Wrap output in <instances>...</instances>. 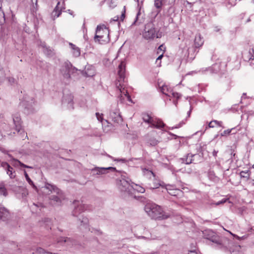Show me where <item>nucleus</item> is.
I'll return each mask as SVG.
<instances>
[{
  "mask_svg": "<svg viewBox=\"0 0 254 254\" xmlns=\"http://www.w3.org/2000/svg\"><path fill=\"white\" fill-rule=\"evenodd\" d=\"M203 237L204 238L215 244L218 248L222 249H223L224 248H227V245H228V247H230V244H232L231 242V240L225 237L220 238L214 232L210 230L203 231Z\"/></svg>",
  "mask_w": 254,
  "mask_h": 254,
  "instance_id": "f257e3e1",
  "label": "nucleus"
},
{
  "mask_svg": "<svg viewBox=\"0 0 254 254\" xmlns=\"http://www.w3.org/2000/svg\"><path fill=\"white\" fill-rule=\"evenodd\" d=\"M117 186L119 190L125 195L133 194L132 183L125 172H123L121 177L116 180Z\"/></svg>",
  "mask_w": 254,
  "mask_h": 254,
  "instance_id": "f03ea898",
  "label": "nucleus"
},
{
  "mask_svg": "<svg viewBox=\"0 0 254 254\" xmlns=\"http://www.w3.org/2000/svg\"><path fill=\"white\" fill-rule=\"evenodd\" d=\"M144 210L152 219L163 220L169 217V215L163 211L161 207L155 203L146 204Z\"/></svg>",
  "mask_w": 254,
  "mask_h": 254,
  "instance_id": "7ed1b4c3",
  "label": "nucleus"
},
{
  "mask_svg": "<svg viewBox=\"0 0 254 254\" xmlns=\"http://www.w3.org/2000/svg\"><path fill=\"white\" fill-rule=\"evenodd\" d=\"M46 188L52 193L49 196L50 203L53 206L61 205L62 202L64 199V195L63 191L56 186L47 184Z\"/></svg>",
  "mask_w": 254,
  "mask_h": 254,
  "instance_id": "20e7f679",
  "label": "nucleus"
},
{
  "mask_svg": "<svg viewBox=\"0 0 254 254\" xmlns=\"http://www.w3.org/2000/svg\"><path fill=\"white\" fill-rule=\"evenodd\" d=\"M126 64L123 61L121 62L118 67V78L116 83L117 88L120 91L121 93L125 94L127 97L128 101H130V96L128 93L125 89V79Z\"/></svg>",
  "mask_w": 254,
  "mask_h": 254,
  "instance_id": "39448f33",
  "label": "nucleus"
},
{
  "mask_svg": "<svg viewBox=\"0 0 254 254\" xmlns=\"http://www.w3.org/2000/svg\"><path fill=\"white\" fill-rule=\"evenodd\" d=\"M94 41L101 44L109 42V30L104 25H98L94 37Z\"/></svg>",
  "mask_w": 254,
  "mask_h": 254,
  "instance_id": "423d86ee",
  "label": "nucleus"
},
{
  "mask_svg": "<svg viewBox=\"0 0 254 254\" xmlns=\"http://www.w3.org/2000/svg\"><path fill=\"white\" fill-rule=\"evenodd\" d=\"M142 36L146 40H152L155 38H161L162 35L154 24L152 22H149L145 25Z\"/></svg>",
  "mask_w": 254,
  "mask_h": 254,
  "instance_id": "0eeeda50",
  "label": "nucleus"
},
{
  "mask_svg": "<svg viewBox=\"0 0 254 254\" xmlns=\"http://www.w3.org/2000/svg\"><path fill=\"white\" fill-rule=\"evenodd\" d=\"M158 86L160 88L161 92L163 94L166 95L170 98H174L176 99V100H173V102L175 106H177L178 103L177 100L181 97V95L179 93L174 92L171 87L166 84H162L161 85V83H159Z\"/></svg>",
  "mask_w": 254,
  "mask_h": 254,
  "instance_id": "6e6552de",
  "label": "nucleus"
},
{
  "mask_svg": "<svg viewBox=\"0 0 254 254\" xmlns=\"http://www.w3.org/2000/svg\"><path fill=\"white\" fill-rule=\"evenodd\" d=\"M77 71V69L73 67L69 62H65L63 65L61 72L64 77L66 79H69L72 74Z\"/></svg>",
  "mask_w": 254,
  "mask_h": 254,
  "instance_id": "1a4fd4ad",
  "label": "nucleus"
},
{
  "mask_svg": "<svg viewBox=\"0 0 254 254\" xmlns=\"http://www.w3.org/2000/svg\"><path fill=\"white\" fill-rule=\"evenodd\" d=\"M163 183H162V184L159 183L158 184H155V188H153V189H157L159 186H161L168 192L169 194L172 196H178L182 193V191L180 190L177 189L175 185L169 184L163 185Z\"/></svg>",
  "mask_w": 254,
  "mask_h": 254,
  "instance_id": "9d476101",
  "label": "nucleus"
},
{
  "mask_svg": "<svg viewBox=\"0 0 254 254\" xmlns=\"http://www.w3.org/2000/svg\"><path fill=\"white\" fill-rule=\"evenodd\" d=\"M73 96L71 94H64L62 100V105L69 110L73 109Z\"/></svg>",
  "mask_w": 254,
  "mask_h": 254,
  "instance_id": "9b49d317",
  "label": "nucleus"
},
{
  "mask_svg": "<svg viewBox=\"0 0 254 254\" xmlns=\"http://www.w3.org/2000/svg\"><path fill=\"white\" fill-rule=\"evenodd\" d=\"M108 171L116 172L117 171L116 168L112 167H95L91 169V172L93 175H103L106 174Z\"/></svg>",
  "mask_w": 254,
  "mask_h": 254,
  "instance_id": "f8f14e48",
  "label": "nucleus"
},
{
  "mask_svg": "<svg viewBox=\"0 0 254 254\" xmlns=\"http://www.w3.org/2000/svg\"><path fill=\"white\" fill-rule=\"evenodd\" d=\"M0 167H2L5 170L6 174L9 176L10 178L13 179L15 178L16 173L14 169L7 162L0 161Z\"/></svg>",
  "mask_w": 254,
  "mask_h": 254,
  "instance_id": "ddd939ff",
  "label": "nucleus"
},
{
  "mask_svg": "<svg viewBox=\"0 0 254 254\" xmlns=\"http://www.w3.org/2000/svg\"><path fill=\"white\" fill-rule=\"evenodd\" d=\"M109 119L114 123L119 124L122 122L123 119L118 109L112 110L110 111Z\"/></svg>",
  "mask_w": 254,
  "mask_h": 254,
  "instance_id": "4468645a",
  "label": "nucleus"
},
{
  "mask_svg": "<svg viewBox=\"0 0 254 254\" xmlns=\"http://www.w3.org/2000/svg\"><path fill=\"white\" fill-rule=\"evenodd\" d=\"M73 204L74 205V209L72 211V215L74 216L77 217L80 213L84 210L85 206L78 200H74Z\"/></svg>",
  "mask_w": 254,
  "mask_h": 254,
  "instance_id": "2eb2a0df",
  "label": "nucleus"
},
{
  "mask_svg": "<svg viewBox=\"0 0 254 254\" xmlns=\"http://www.w3.org/2000/svg\"><path fill=\"white\" fill-rule=\"evenodd\" d=\"M231 242L232 244H230V247H228L227 245V248H224V250H229L231 254H243L242 252L240 251L241 246L239 245H235L233 241L231 240Z\"/></svg>",
  "mask_w": 254,
  "mask_h": 254,
  "instance_id": "dca6fc26",
  "label": "nucleus"
},
{
  "mask_svg": "<svg viewBox=\"0 0 254 254\" xmlns=\"http://www.w3.org/2000/svg\"><path fill=\"white\" fill-rule=\"evenodd\" d=\"M13 121L15 126V129L17 132H20V133L22 132L24 133V131L21 129V118L18 113H16L13 115Z\"/></svg>",
  "mask_w": 254,
  "mask_h": 254,
  "instance_id": "f3484780",
  "label": "nucleus"
},
{
  "mask_svg": "<svg viewBox=\"0 0 254 254\" xmlns=\"http://www.w3.org/2000/svg\"><path fill=\"white\" fill-rule=\"evenodd\" d=\"M154 132V131H152L149 133H148L145 136V139L146 141V143L150 146H155L159 143V141L158 140H157L155 138L152 137V134Z\"/></svg>",
  "mask_w": 254,
  "mask_h": 254,
  "instance_id": "a211bd4d",
  "label": "nucleus"
},
{
  "mask_svg": "<svg viewBox=\"0 0 254 254\" xmlns=\"http://www.w3.org/2000/svg\"><path fill=\"white\" fill-rule=\"evenodd\" d=\"M197 156H199V155L197 154L188 153L184 157L180 158L179 161L182 164H190L193 162L194 160L193 158Z\"/></svg>",
  "mask_w": 254,
  "mask_h": 254,
  "instance_id": "6ab92c4d",
  "label": "nucleus"
},
{
  "mask_svg": "<svg viewBox=\"0 0 254 254\" xmlns=\"http://www.w3.org/2000/svg\"><path fill=\"white\" fill-rule=\"evenodd\" d=\"M58 243L67 246H71L74 245L75 242L73 240L67 237H61L58 240Z\"/></svg>",
  "mask_w": 254,
  "mask_h": 254,
  "instance_id": "aec40b11",
  "label": "nucleus"
},
{
  "mask_svg": "<svg viewBox=\"0 0 254 254\" xmlns=\"http://www.w3.org/2000/svg\"><path fill=\"white\" fill-rule=\"evenodd\" d=\"M165 126V124L163 121L159 119H153L152 122L149 126L151 127L156 128L158 129H162Z\"/></svg>",
  "mask_w": 254,
  "mask_h": 254,
  "instance_id": "412c9836",
  "label": "nucleus"
},
{
  "mask_svg": "<svg viewBox=\"0 0 254 254\" xmlns=\"http://www.w3.org/2000/svg\"><path fill=\"white\" fill-rule=\"evenodd\" d=\"M9 212L5 207L0 206V219L3 221L7 220L9 218Z\"/></svg>",
  "mask_w": 254,
  "mask_h": 254,
  "instance_id": "4be33fe9",
  "label": "nucleus"
},
{
  "mask_svg": "<svg viewBox=\"0 0 254 254\" xmlns=\"http://www.w3.org/2000/svg\"><path fill=\"white\" fill-rule=\"evenodd\" d=\"M204 43L203 37L199 33L196 34L194 39L193 46L195 48H199L201 47Z\"/></svg>",
  "mask_w": 254,
  "mask_h": 254,
  "instance_id": "5701e85b",
  "label": "nucleus"
},
{
  "mask_svg": "<svg viewBox=\"0 0 254 254\" xmlns=\"http://www.w3.org/2000/svg\"><path fill=\"white\" fill-rule=\"evenodd\" d=\"M243 58L246 61H250L254 60V50L250 49L249 51H246L243 54Z\"/></svg>",
  "mask_w": 254,
  "mask_h": 254,
  "instance_id": "b1692460",
  "label": "nucleus"
},
{
  "mask_svg": "<svg viewBox=\"0 0 254 254\" xmlns=\"http://www.w3.org/2000/svg\"><path fill=\"white\" fill-rule=\"evenodd\" d=\"M216 65H217V64H215L213 65V66L212 67L202 68L200 69L199 70H198V71H191V73H197L198 72H201L202 73H206L207 72H209L210 73H214L217 71V70H215L214 69L215 66H216Z\"/></svg>",
  "mask_w": 254,
  "mask_h": 254,
  "instance_id": "393cba45",
  "label": "nucleus"
},
{
  "mask_svg": "<svg viewBox=\"0 0 254 254\" xmlns=\"http://www.w3.org/2000/svg\"><path fill=\"white\" fill-rule=\"evenodd\" d=\"M60 2H58L56 7L55 8L54 11L52 12V16L54 17V18H57L61 14V12L63 10V8L60 7Z\"/></svg>",
  "mask_w": 254,
  "mask_h": 254,
  "instance_id": "a878e982",
  "label": "nucleus"
},
{
  "mask_svg": "<svg viewBox=\"0 0 254 254\" xmlns=\"http://www.w3.org/2000/svg\"><path fill=\"white\" fill-rule=\"evenodd\" d=\"M175 1V0H154V5L157 9H159L161 7L164 1H166L172 4L174 3Z\"/></svg>",
  "mask_w": 254,
  "mask_h": 254,
  "instance_id": "bb28decb",
  "label": "nucleus"
},
{
  "mask_svg": "<svg viewBox=\"0 0 254 254\" xmlns=\"http://www.w3.org/2000/svg\"><path fill=\"white\" fill-rule=\"evenodd\" d=\"M69 45L72 50L73 56L75 57H79L80 55V49L72 43H69Z\"/></svg>",
  "mask_w": 254,
  "mask_h": 254,
  "instance_id": "cd10ccee",
  "label": "nucleus"
},
{
  "mask_svg": "<svg viewBox=\"0 0 254 254\" xmlns=\"http://www.w3.org/2000/svg\"><path fill=\"white\" fill-rule=\"evenodd\" d=\"M82 218H79V221L80 223L81 226H83L85 227V229L88 228V223L89 221L87 217H81Z\"/></svg>",
  "mask_w": 254,
  "mask_h": 254,
  "instance_id": "c85d7f7f",
  "label": "nucleus"
},
{
  "mask_svg": "<svg viewBox=\"0 0 254 254\" xmlns=\"http://www.w3.org/2000/svg\"><path fill=\"white\" fill-rule=\"evenodd\" d=\"M142 120L145 123H147L148 124L150 125L152 120L153 118H151L148 114H142Z\"/></svg>",
  "mask_w": 254,
  "mask_h": 254,
  "instance_id": "c756f323",
  "label": "nucleus"
},
{
  "mask_svg": "<svg viewBox=\"0 0 254 254\" xmlns=\"http://www.w3.org/2000/svg\"><path fill=\"white\" fill-rule=\"evenodd\" d=\"M43 48V52L47 56H51L53 54V52L49 47H47L44 43L41 45Z\"/></svg>",
  "mask_w": 254,
  "mask_h": 254,
  "instance_id": "7c9ffc66",
  "label": "nucleus"
},
{
  "mask_svg": "<svg viewBox=\"0 0 254 254\" xmlns=\"http://www.w3.org/2000/svg\"><path fill=\"white\" fill-rule=\"evenodd\" d=\"M132 186L133 188V193H134V191H137L141 193H143L145 191V189L143 188L134 184V183H132Z\"/></svg>",
  "mask_w": 254,
  "mask_h": 254,
  "instance_id": "2f4dec72",
  "label": "nucleus"
},
{
  "mask_svg": "<svg viewBox=\"0 0 254 254\" xmlns=\"http://www.w3.org/2000/svg\"><path fill=\"white\" fill-rule=\"evenodd\" d=\"M13 165L15 166H20L21 167L23 168H32V167L27 166L26 165L24 164L22 162H21L20 161L17 160V159H13Z\"/></svg>",
  "mask_w": 254,
  "mask_h": 254,
  "instance_id": "473e14b6",
  "label": "nucleus"
},
{
  "mask_svg": "<svg viewBox=\"0 0 254 254\" xmlns=\"http://www.w3.org/2000/svg\"><path fill=\"white\" fill-rule=\"evenodd\" d=\"M251 173L249 170L242 171L240 173L241 178H246L248 180L250 178Z\"/></svg>",
  "mask_w": 254,
  "mask_h": 254,
  "instance_id": "72a5a7b5",
  "label": "nucleus"
},
{
  "mask_svg": "<svg viewBox=\"0 0 254 254\" xmlns=\"http://www.w3.org/2000/svg\"><path fill=\"white\" fill-rule=\"evenodd\" d=\"M174 171L176 173L179 172H181L183 173L190 174L192 172V169L190 168L184 167V168H182L181 169H179V170H174Z\"/></svg>",
  "mask_w": 254,
  "mask_h": 254,
  "instance_id": "f704fd0d",
  "label": "nucleus"
},
{
  "mask_svg": "<svg viewBox=\"0 0 254 254\" xmlns=\"http://www.w3.org/2000/svg\"><path fill=\"white\" fill-rule=\"evenodd\" d=\"M212 124H215V125H216L219 127H222V122L221 121H218L216 120L212 121L208 124L209 127H215V125H212Z\"/></svg>",
  "mask_w": 254,
  "mask_h": 254,
  "instance_id": "c9c22d12",
  "label": "nucleus"
},
{
  "mask_svg": "<svg viewBox=\"0 0 254 254\" xmlns=\"http://www.w3.org/2000/svg\"><path fill=\"white\" fill-rule=\"evenodd\" d=\"M24 176L25 177L26 181L28 182V183L29 184V185L32 186L33 188H36V187L34 185L33 181L30 179L28 175L27 174V173H26V172L25 171H24Z\"/></svg>",
  "mask_w": 254,
  "mask_h": 254,
  "instance_id": "e433bc0d",
  "label": "nucleus"
},
{
  "mask_svg": "<svg viewBox=\"0 0 254 254\" xmlns=\"http://www.w3.org/2000/svg\"><path fill=\"white\" fill-rule=\"evenodd\" d=\"M0 195H3L5 196L7 195L6 190L4 186L1 184L0 185Z\"/></svg>",
  "mask_w": 254,
  "mask_h": 254,
  "instance_id": "4c0bfd02",
  "label": "nucleus"
},
{
  "mask_svg": "<svg viewBox=\"0 0 254 254\" xmlns=\"http://www.w3.org/2000/svg\"><path fill=\"white\" fill-rule=\"evenodd\" d=\"M26 102L27 103L25 108H27L28 109H30V107L32 106V104L34 103V99L31 98L29 101H26Z\"/></svg>",
  "mask_w": 254,
  "mask_h": 254,
  "instance_id": "58836bf2",
  "label": "nucleus"
},
{
  "mask_svg": "<svg viewBox=\"0 0 254 254\" xmlns=\"http://www.w3.org/2000/svg\"><path fill=\"white\" fill-rule=\"evenodd\" d=\"M197 1L198 0H185L184 4H185V3H187V4L190 5V7H191V6Z\"/></svg>",
  "mask_w": 254,
  "mask_h": 254,
  "instance_id": "ea45409f",
  "label": "nucleus"
},
{
  "mask_svg": "<svg viewBox=\"0 0 254 254\" xmlns=\"http://www.w3.org/2000/svg\"><path fill=\"white\" fill-rule=\"evenodd\" d=\"M43 204L39 203L38 204L33 203V204L31 206V208L32 210H34L36 207H43Z\"/></svg>",
  "mask_w": 254,
  "mask_h": 254,
  "instance_id": "a19ab883",
  "label": "nucleus"
},
{
  "mask_svg": "<svg viewBox=\"0 0 254 254\" xmlns=\"http://www.w3.org/2000/svg\"><path fill=\"white\" fill-rule=\"evenodd\" d=\"M103 115L102 114H100L99 113H96V116L97 120L102 123L103 121Z\"/></svg>",
  "mask_w": 254,
  "mask_h": 254,
  "instance_id": "79ce46f5",
  "label": "nucleus"
},
{
  "mask_svg": "<svg viewBox=\"0 0 254 254\" xmlns=\"http://www.w3.org/2000/svg\"><path fill=\"white\" fill-rule=\"evenodd\" d=\"M144 172L146 173V175L148 176H152L154 178L155 177L154 174L151 171L145 169V171H144Z\"/></svg>",
  "mask_w": 254,
  "mask_h": 254,
  "instance_id": "37998d69",
  "label": "nucleus"
},
{
  "mask_svg": "<svg viewBox=\"0 0 254 254\" xmlns=\"http://www.w3.org/2000/svg\"><path fill=\"white\" fill-rule=\"evenodd\" d=\"M232 129H228L224 130L223 132V133H222L221 135L224 136V135L229 134L231 133Z\"/></svg>",
  "mask_w": 254,
  "mask_h": 254,
  "instance_id": "c03bdc74",
  "label": "nucleus"
},
{
  "mask_svg": "<svg viewBox=\"0 0 254 254\" xmlns=\"http://www.w3.org/2000/svg\"><path fill=\"white\" fill-rule=\"evenodd\" d=\"M227 199H225V198H223L220 201H219L215 203H214L215 205H219L220 204H223L225 202H226V201H227Z\"/></svg>",
  "mask_w": 254,
  "mask_h": 254,
  "instance_id": "a18cd8bd",
  "label": "nucleus"
},
{
  "mask_svg": "<svg viewBox=\"0 0 254 254\" xmlns=\"http://www.w3.org/2000/svg\"><path fill=\"white\" fill-rule=\"evenodd\" d=\"M188 254H197L195 250H192L189 251Z\"/></svg>",
  "mask_w": 254,
  "mask_h": 254,
  "instance_id": "49530a36",
  "label": "nucleus"
},
{
  "mask_svg": "<svg viewBox=\"0 0 254 254\" xmlns=\"http://www.w3.org/2000/svg\"><path fill=\"white\" fill-rule=\"evenodd\" d=\"M218 152V150H214L212 152V155L216 157L217 156V153Z\"/></svg>",
  "mask_w": 254,
  "mask_h": 254,
  "instance_id": "de8ad7c7",
  "label": "nucleus"
},
{
  "mask_svg": "<svg viewBox=\"0 0 254 254\" xmlns=\"http://www.w3.org/2000/svg\"><path fill=\"white\" fill-rule=\"evenodd\" d=\"M0 16H1L4 19V12L0 9Z\"/></svg>",
  "mask_w": 254,
  "mask_h": 254,
  "instance_id": "09e8293b",
  "label": "nucleus"
},
{
  "mask_svg": "<svg viewBox=\"0 0 254 254\" xmlns=\"http://www.w3.org/2000/svg\"><path fill=\"white\" fill-rule=\"evenodd\" d=\"M182 125L181 124H180L178 126H175V127H172L171 128V127H169V129H173L174 128H179L181 127Z\"/></svg>",
  "mask_w": 254,
  "mask_h": 254,
  "instance_id": "8fccbe9b",
  "label": "nucleus"
},
{
  "mask_svg": "<svg viewBox=\"0 0 254 254\" xmlns=\"http://www.w3.org/2000/svg\"><path fill=\"white\" fill-rule=\"evenodd\" d=\"M163 57V55L162 54L160 55L156 59V62L157 63L158 61H160L162 57Z\"/></svg>",
  "mask_w": 254,
  "mask_h": 254,
  "instance_id": "3c124183",
  "label": "nucleus"
},
{
  "mask_svg": "<svg viewBox=\"0 0 254 254\" xmlns=\"http://www.w3.org/2000/svg\"><path fill=\"white\" fill-rule=\"evenodd\" d=\"M235 155L236 154L232 152L231 153V158L232 159H235Z\"/></svg>",
  "mask_w": 254,
  "mask_h": 254,
  "instance_id": "603ef678",
  "label": "nucleus"
},
{
  "mask_svg": "<svg viewBox=\"0 0 254 254\" xmlns=\"http://www.w3.org/2000/svg\"><path fill=\"white\" fill-rule=\"evenodd\" d=\"M169 133L170 135H172V136H174L175 138H177V137H178V136L177 135L174 134H173V133H172L171 132H169Z\"/></svg>",
  "mask_w": 254,
  "mask_h": 254,
  "instance_id": "864d4df0",
  "label": "nucleus"
},
{
  "mask_svg": "<svg viewBox=\"0 0 254 254\" xmlns=\"http://www.w3.org/2000/svg\"><path fill=\"white\" fill-rule=\"evenodd\" d=\"M233 236H234L235 237H236L238 240H240V239H243V237H242V238H240V237H239V236H236V235H233Z\"/></svg>",
  "mask_w": 254,
  "mask_h": 254,
  "instance_id": "5fc2aeb1",
  "label": "nucleus"
},
{
  "mask_svg": "<svg viewBox=\"0 0 254 254\" xmlns=\"http://www.w3.org/2000/svg\"><path fill=\"white\" fill-rule=\"evenodd\" d=\"M125 13H122V15H121V19L123 20V19L125 18Z\"/></svg>",
  "mask_w": 254,
  "mask_h": 254,
  "instance_id": "6e6d98bb",
  "label": "nucleus"
},
{
  "mask_svg": "<svg viewBox=\"0 0 254 254\" xmlns=\"http://www.w3.org/2000/svg\"><path fill=\"white\" fill-rule=\"evenodd\" d=\"M31 1L32 2V3L34 4V0H31ZM35 3L36 5H37V0H35Z\"/></svg>",
  "mask_w": 254,
  "mask_h": 254,
  "instance_id": "4d7b16f0",
  "label": "nucleus"
},
{
  "mask_svg": "<svg viewBox=\"0 0 254 254\" xmlns=\"http://www.w3.org/2000/svg\"><path fill=\"white\" fill-rule=\"evenodd\" d=\"M214 30L216 32H218L219 31V29L218 27H215Z\"/></svg>",
  "mask_w": 254,
  "mask_h": 254,
  "instance_id": "13d9d810",
  "label": "nucleus"
},
{
  "mask_svg": "<svg viewBox=\"0 0 254 254\" xmlns=\"http://www.w3.org/2000/svg\"><path fill=\"white\" fill-rule=\"evenodd\" d=\"M246 93H244V94H243V96H242V98H244V96H246Z\"/></svg>",
  "mask_w": 254,
  "mask_h": 254,
  "instance_id": "bf43d9fd",
  "label": "nucleus"
},
{
  "mask_svg": "<svg viewBox=\"0 0 254 254\" xmlns=\"http://www.w3.org/2000/svg\"><path fill=\"white\" fill-rule=\"evenodd\" d=\"M160 12V10H157L156 16Z\"/></svg>",
  "mask_w": 254,
  "mask_h": 254,
  "instance_id": "052dcab7",
  "label": "nucleus"
},
{
  "mask_svg": "<svg viewBox=\"0 0 254 254\" xmlns=\"http://www.w3.org/2000/svg\"><path fill=\"white\" fill-rule=\"evenodd\" d=\"M68 11L69 13H70V14H72V13L70 12V11H70V10L68 9Z\"/></svg>",
  "mask_w": 254,
  "mask_h": 254,
  "instance_id": "680f3d73",
  "label": "nucleus"
},
{
  "mask_svg": "<svg viewBox=\"0 0 254 254\" xmlns=\"http://www.w3.org/2000/svg\"><path fill=\"white\" fill-rule=\"evenodd\" d=\"M190 111L188 112V114L189 116L190 115Z\"/></svg>",
  "mask_w": 254,
  "mask_h": 254,
  "instance_id": "e2e57ef3",
  "label": "nucleus"
},
{
  "mask_svg": "<svg viewBox=\"0 0 254 254\" xmlns=\"http://www.w3.org/2000/svg\"><path fill=\"white\" fill-rule=\"evenodd\" d=\"M120 160H121V161H125V159H120Z\"/></svg>",
  "mask_w": 254,
  "mask_h": 254,
  "instance_id": "0e129e2a",
  "label": "nucleus"
},
{
  "mask_svg": "<svg viewBox=\"0 0 254 254\" xmlns=\"http://www.w3.org/2000/svg\"><path fill=\"white\" fill-rule=\"evenodd\" d=\"M216 163H217L218 165H219V163L218 162V161H216Z\"/></svg>",
  "mask_w": 254,
  "mask_h": 254,
  "instance_id": "69168bd1",
  "label": "nucleus"
},
{
  "mask_svg": "<svg viewBox=\"0 0 254 254\" xmlns=\"http://www.w3.org/2000/svg\"><path fill=\"white\" fill-rule=\"evenodd\" d=\"M105 122L108 123V121L107 120H105Z\"/></svg>",
  "mask_w": 254,
  "mask_h": 254,
  "instance_id": "338daca9",
  "label": "nucleus"
},
{
  "mask_svg": "<svg viewBox=\"0 0 254 254\" xmlns=\"http://www.w3.org/2000/svg\"><path fill=\"white\" fill-rule=\"evenodd\" d=\"M252 2L254 3V0H253Z\"/></svg>",
  "mask_w": 254,
  "mask_h": 254,
  "instance_id": "774afa93",
  "label": "nucleus"
}]
</instances>
